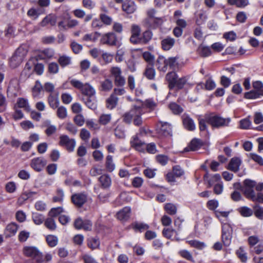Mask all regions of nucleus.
<instances>
[{"mask_svg":"<svg viewBox=\"0 0 263 263\" xmlns=\"http://www.w3.org/2000/svg\"><path fill=\"white\" fill-rule=\"evenodd\" d=\"M57 115L59 118L61 119H65L67 116L66 108L63 106L58 107L57 111Z\"/></svg>","mask_w":263,"mask_h":263,"instance_id":"obj_56","label":"nucleus"},{"mask_svg":"<svg viewBox=\"0 0 263 263\" xmlns=\"http://www.w3.org/2000/svg\"><path fill=\"white\" fill-rule=\"evenodd\" d=\"M169 108L175 115H179L183 112V108L176 103L172 102L168 105Z\"/></svg>","mask_w":263,"mask_h":263,"instance_id":"obj_45","label":"nucleus"},{"mask_svg":"<svg viewBox=\"0 0 263 263\" xmlns=\"http://www.w3.org/2000/svg\"><path fill=\"white\" fill-rule=\"evenodd\" d=\"M20 90V85L18 80L16 79H12L9 84L7 92L11 96L15 97L17 95Z\"/></svg>","mask_w":263,"mask_h":263,"instance_id":"obj_14","label":"nucleus"},{"mask_svg":"<svg viewBox=\"0 0 263 263\" xmlns=\"http://www.w3.org/2000/svg\"><path fill=\"white\" fill-rule=\"evenodd\" d=\"M70 47L73 52L76 54L79 53L83 49L82 45L74 41L71 42Z\"/></svg>","mask_w":263,"mask_h":263,"instance_id":"obj_57","label":"nucleus"},{"mask_svg":"<svg viewBox=\"0 0 263 263\" xmlns=\"http://www.w3.org/2000/svg\"><path fill=\"white\" fill-rule=\"evenodd\" d=\"M23 252L26 256L33 258L37 263L42 262L44 260L42 254L35 247H25Z\"/></svg>","mask_w":263,"mask_h":263,"instance_id":"obj_7","label":"nucleus"},{"mask_svg":"<svg viewBox=\"0 0 263 263\" xmlns=\"http://www.w3.org/2000/svg\"><path fill=\"white\" fill-rule=\"evenodd\" d=\"M187 242L192 247L198 250H202L206 247L204 242L197 240H189Z\"/></svg>","mask_w":263,"mask_h":263,"instance_id":"obj_41","label":"nucleus"},{"mask_svg":"<svg viewBox=\"0 0 263 263\" xmlns=\"http://www.w3.org/2000/svg\"><path fill=\"white\" fill-rule=\"evenodd\" d=\"M27 53V50L23 47H18L10 59V66L13 68L18 66L22 62Z\"/></svg>","mask_w":263,"mask_h":263,"instance_id":"obj_6","label":"nucleus"},{"mask_svg":"<svg viewBox=\"0 0 263 263\" xmlns=\"http://www.w3.org/2000/svg\"><path fill=\"white\" fill-rule=\"evenodd\" d=\"M32 219L36 224H41L44 221V216L41 214L35 213L32 215Z\"/></svg>","mask_w":263,"mask_h":263,"instance_id":"obj_59","label":"nucleus"},{"mask_svg":"<svg viewBox=\"0 0 263 263\" xmlns=\"http://www.w3.org/2000/svg\"><path fill=\"white\" fill-rule=\"evenodd\" d=\"M44 126L46 127L45 133L48 136L54 134L57 132V127L55 125H51L50 121H46Z\"/></svg>","mask_w":263,"mask_h":263,"instance_id":"obj_37","label":"nucleus"},{"mask_svg":"<svg viewBox=\"0 0 263 263\" xmlns=\"http://www.w3.org/2000/svg\"><path fill=\"white\" fill-rule=\"evenodd\" d=\"M197 53L201 57L205 58L211 55L212 51L210 47L200 45L197 50Z\"/></svg>","mask_w":263,"mask_h":263,"instance_id":"obj_27","label":"nucleus"},{"mask_svg":"<svg viewBox=\"0 0 263 263\" xmlns=\"http://www.w3.org/2000/svg\"><path fill=\"white\" fill-rule=\"evenodd\" d=\"M99 18L103 25H110L112 23V18L106 14L101 13L99 15Z\"/></svg>","mask_w":263,"mask_h":263,"instance_id":"obj_51","label":"nucleus"},{"mask_svg":"<svg viewBox=\"0 0 263 263\" xmlns=\"http://www.w3.org/2000/svg\"><path fill=\"white\" fill-rule=\"evenodd\" d=\"M241 160L237 157L233 158L228 165V169L234 172H237L239 169L241 164Z\"/></svg>","mask_w":263,"mask_h":263,"instance_id":"obj_24","label":"nucleus"},{"mask_svg":"<svg viewBox=\"0 0 263 263\" xmlns=\"http://www.w3.org/2000/svg\"><path fill=\"white\" fill-rule=\"evenodd\" d=\"M181 119L184 128L189 131H194L196 129V124L194 120L186 114H184Z\"/></svg>","mask_w":263,"mask_h":263,"instance_id":"obj_15","label":"nucleus"},{"mask_svg":"<svg viewBox=\"0 0 263 263\" xmlns=\"http://www.w3.org/2000/svg\"><path fill=\"white\" fill-rule=\"evenodd\" d=\"M254 89L258 91L260 95L263 96V83L260 81H255L253 83Z\"/></svg>","mask_w":263,"mask_h":263,"instance_id":"obj_64","label":"nucleus"},{"mask_svg":"<svg viewBox=\"0 0 263 263\" xmlns=\"http://www.w3.org/2000/svg\"><path fill=\"white\" fill-rule=\"evenodd\" d=\"M143 179L140 177H135L132 180V184L135 188H140L143 183Z\"/></svg>","mask_w":263,"mask_h":263,"instance_id":"obj_60","label":"nucleus"},{"mask_svg":"<svg viewBox=\"0 0 263 263\" xmlns=\"http://www.w3.org/2000/svg\"><path fill=\"white\" fill-rule=\"evenodd\" d=\"M198 120L200 130L201 132L206 130L207 129V120L206 119V114L204 115V118H199Z\"/></svg>","mask_w":263,"mask_h":263,"instance_id":"obj_58","label":"nucleus"},{"mask_svg":"<svg viewBox=\"0 0 263 263\" xmlns=\"http://www.w3.org/2000/svg\"><path fill=\"white\" fill-rule=\"evenodd\" d=\"M82 101L91 109L95 110L97 107L96 95L86 97H82Z\"/></svg>","mask_w":263,"mask_h":263,"instance_id":"obj_17","label":"nucleus"},{"mask_svg":"<svg viewBox=\"0 0 263 263\" xmlns=\"http://www.w3.org/2000/svg\"><path fill=\"white\" fill-rule=\"evenodd\" d=\"M138 106H134L131 109L123 116V121L124 123L129 124L132 123L133 118L135 115L136 109Z\"/></svg>","mask_w":263,"mask_h":263,"instance_id":"obj_23","label":"nucleus"},{"mask_svg":"<svg viewBox=\"0 0 263 263\" xmlns=\"http://www.w3.org/2000/svg\"><path fill=\"white\" fill-rule=\"evenodd\" d=\"M254 215L258 219L263 220V207L256 205L254 208Z\"/></svg>","mask_w":263,"mask_h":263,"instance_id":"obj_61","label":"nucleus"},{"mask_svg":"<svg viewBox=\"0 0 263 263\" xmlns=\"http://www.w3.org/2000/svg\"><path fill=\"white\" fill-rule=\"evenodd\" d=\"M63 212L64 211L62 207L53 208L49 212L48 216L53 218V217H57Z\"/></svg>","mask_w":263,"mask_h":263,"instance_id":"obj_55","label":"nucleus"},{"mask_svg":"<svg viewBox=\"0 0 263 263\" xmlns=\"http://www.w3.org/2000/svg\"><path fill=\"white\" fill-rule=\"evenodd\" d=\"M230 5H235L238 8H245L249 4V0H227Z\"/></svg>","mask_w":263,"mask_h":263,"instance_id":"obj_33","label":"nucleus"},{"mask_svg":"<svg viewBox=\"0 0 263 263\" xmlns=\"http://www.w3.org/2000/svg\"><path fill=\"white\" fill-rule=\"evenodd\" d=\"M144 74L148 80H154L156 74L155 70L152 66H147L144 72Z\"/></svg>","mask_w":263,"mask_h":263,"instance_id":"obj_43","label":"nucleus"},{"mask_svg":"<svg viewBox=\"0 0 263 263\" xmlns=\"http://www.w3.org/2000/svg\"><path fill=\"white\" fill-rule=\"evenodd\" d=\"M157 126L158 133L160 135L165 137L172 136V126L170 123L160 121Z\"/></svg>","mask_w":263,"mask_h":263,"instance_id":"obj_9","label":"nucleus"},{"mask_svg":"<svg viewBox=\"0 0 263 263\" xmlns=\"http://www.w3.org/2000/svg\"><path fill=\"white\" fill-rule=\"evenodd\" d=\"M64 192L63 190L58 189L57 190V195L53 197L52 200L53 202H61L63 200Z\"/></svg>","mask_w":263,"mask_h":263,"instance_id":"obj_62","label":"nucleus"},{"mask_svg":"<svg viewBox=\"0 0 263 263\" xmlns=\"http://www.w3.org/2000/svg\"><path fill=\"white\" fill-rule=\"evenodd\" d=\"M37 193L36 192L28 191L23 193L20 197L18 199L19 201H25L28 199L32 198L34 195H36Z\"/></svg>","mask_w":263,"mask_h":263,"instance_id":"obj_46","label":"nucleus"},{"mask_svg":"<svg viewBox=\"0 0 263 263\" xmlns=\"http://www.w3.org/2000/svg\"><path fill=\"white\" fill-rule=\"evenodd\" d=\"M178 254L182 258L191 262H194L192 253L187 250H181L178 252Z\"/></svg>","mask_w":263,"mask_h":263,"instance_id":"obj_40","label":"nucleus"},{"mask_svg":"<svg viewBox=\"0 0 263 263\" xmlns=\"http://www.w3.org/2000/svg\"><path fill=\"white\" fill-rule=\"evenodd\" d=\"M142 106L143 105L142 104L141 106H137L135 115L133 118L134 124L136 126H140L142 123V120L141 117V115L144 113Z\"/></svg>","mask_w":263,"mask_h":263,"instance_id":"obj_19","label":"nucleus"},{"mask_svg":"<svg viewBox=\"0 0 263 263\" xmlns=\"http://www.w3.org/2000/svg\"><path fill=\"white\" fill-rule=\"evenodd\" d=\"M118 98L114 95H111L106 101V107L109 109H112L117 105Z\"/></svg>","mask_w":263,"mask_h":263,"instance_id":"obj_30","label":"nucleus"},{"mask_svg":"<svg viewBox=\"0 0 263 263\" xmlns=\"http://www.w3.org/2000/svg\"><path fill=\"white\" fill-rule=\"evenodd\" d=\"M165 79L168 83V87L170 89L174 87L178 89H182L187 81L186 77L178 78L177 74L174 71L167 73Z\"/></svg>","mask_w":263,"mask_h":263,"instance_id":"obj_3","label":"nucleus"},{"mask_svg":"<svg viewBox=\"0 0 263 263\" xmlns=\"http://www.w3.org/2000/svg\"><path fill=\"white\" fill-rule=\"evenodd\" d=\"M87 246L88 247L94 250L99 248L100 246V240L97 237H91L87 239Z\"/></svg>","mask_w":263,"mask_h":263,"instance_id":"obj_36","label":"nucleus"},{"mask_svg":"<svg viewBox=\"0 0 263 263\" xmlns=\"http://www.w3.org/2000/svg\"><path fill=\"white\" fill-rule=\"evenodd\" d=\"M122 10L127 14H132L137 9V6L135 2L130 0L125 1L122 4Z\"/></svg>","mask_w":263,"mask_h":263,"instance_id":"obj_16","label":"nucleus"},{"mask_svg":"<svg viewBox=\"0 0 263 263\" xmlns=\"http://www.w3.org/2000/svg\"><path fill=\"white\" fill-rule=\"evenodd\" d=\"M101 35V33L98 32H95L94 33H87L84 35L82 41L84 42L90 41L95 42Z\"/></svg>","mask_w":263,"mask_h":263,"instance_id":"obj_34","label":"nucleus"},{"mask_svg":"<svg viewBox=\"0 0 263 263\" xmlns=\"http://www.w3.org/2000/svg\"><path fill=\"white\" fill-rule=\"evenodd\" d=\"M175 40L170 36H167L161 41L162 48L164 50H169L175 44Z\"/></svg>","mask_w":263,"mask_h":263,"instance_id":"obj_25","label":"nucleus"},{"mask_svg":"<svg viewBox=\"0 0 263 263\" xmlns=\"http://www.w3.org/2000/svg\"><path fill=\"white\" fill-rule=\"evenodd\" d=\"M130 208L128 206L124 207L117 213V218L120 220H127L130 216Z\"/></svg>","mask_w":263,"mask_h":263,"instance_id":"obj_22","label":"nucleus"},{"mask_svg":"<svg viewBox=\"0 0 263 263\" xmlns=\"http://www.w3.org/2000/svg\"><path fill=\"white\" fill-rule=\"evenodd\" d=\"M56 23V20L54 16L49 15L46 16L41 22V25L43 27L46 26L48 24L51 26H54Z\"/></svg>","mask_w":263,"mask_h":263,"instance_id":"obj_39","label":"nucleus"},{"mask_svg":"<svg viewBox=\"0 0 263 263\" xmlns=\"http://www.w3.org/2000/svg\"><path fill=\"white\" fill-rule=\"evenodd\" d=\"M44 224L47 229L51 231L55 230L57 228L55 222L51 217L47 218L45 220Z\"/></svg>","mask_w":263,"mask_h":263,"instance_id":"obj_47","label":"nucleus"},{"mask_svg":"<svg viewBox=\"0 0 263 263\" xmlns=\"http://www.w3.org/2000/svg\"><path fill=\"white\" fill-rule=\"evenodd\" d=\"M241 192H243L245 197L250 200H252V199L254 198V196L255 195V193L253 189L251 187L250 188L243 186Z\"/></svg>","mask_w":263,"mask_h":263,"instance_id":"obj_44","label":"nucleus"},{"mask_svg":"<svg viewBox=\"0 0 263 263\" xmlns=\"http://www.w3.org/2000/svg\"><path fill=\"white\" fill-rule=\"evenodd\" d=\"M58 62L60 65L64 67L70 64L71 58L68 56L62 55L59 57Z\"/></svg>","mask_w":263,"mask_h":263,"instance_id":"obj_49","label":"nucleus"},{"mask_svg":"<svg viewBox=\"0 0 263 263\" xmlns=\"http://www.w3.org/2000/svg\"><path fill=\"white\" fill-rule=\"evenodd\" d=\"M157 11L150 8L146 11V17L142 21V25L148 29L155 30L160 27L163 20L162 17H156Z\"/></svg>","mask_w":263,"mask_h":263,"instance_id":"obj_1","label":"nucleus"},{"mask_svg":"<svg viewBox=\"0 0 263 263\" xmlns=\"http://www.w3.org/2000/svg\"><path fill=\"white\" fill-rule=\"evenodd\" d=\"M46 241L50 247H53L57 245L58 239L54 235H49L46 237Z\"/></svg>","mask_w":263,"mask_h":263,"instance_id":"obj_53","label":"nucleus"},{"mask_svg":"<svg viewBox=\"0 0 263 263\" xmlns=\"http://www.w3.org/2000/svg\"><path fill=\"white\" fill-rule=\"evenodd\" d=\"M48 102L49 106L53 109L57 108L59 105V100L58 95H53L50 94L48 98Z\"/></svg>","mask_w":263,"mask_h":263,"instance_id":"obj_32","label":"nucleus"},{"mask_svg":"<svg viewBox=\"0 0 263 263\" xmlns=\"http://www.w3.org/2000/svg\"><path fill=\"white\" fill-rule=\"evenodd\" d=\"M156 66L159 71L165 72L167 69L166 59L163 56H159L156 61Z\"/></svg>","mask_w":263,"mask_h":263,"instance_id":"obj_20","label":"nucleus"},{"mask_svg":"<svg viewBox=\"0 0 263 263\" xmlns=\"http://www.w3.org/2000/svg\"><path fill=\"white\" fill-rule=\"evenodd\" d=\"M201 145L202 143L200 140L194 139L191 141L189 147L192 151H196L198 149Z\"/></svg>","mask_w":263,"mask_h":263,"instance_id":"obj_54","label":"nucleus"},{"mask_svg":"<svg viewBox=\"0 0 263 263\" xmlns=\"http://www.w3.org/2000/svg\"><path fill=\"white\" fill-rule=\"evenodd\" d=\"M101 42L103 44H106L109 46H116L117 43L116 35L113 32H108L104 34L101 39Z\"/></svg>","mask_w":263,"mask_h":263,"instance_id":"obj_12","label":"nucleus"},{"mask_svg":"<svg viewBox=\"0 0 263 263\" xmlns=\"http://www.w3.org/2000/svg\"><path fill=\"white\" fill-rule=\"evenodd\" d=\"M18 226L15 222L7 225L5 229V233L8 237L14 236L17 231Z\"/></svg>","mask_w":263,"mask_h":263,"instance_id":"obj_26","label":"nucleus"},{"mask_svg":"<svg viewBox=\"0 0 263 263\" xmlns=\"http://www.w3.org/2000/svg\"><path fill=\"white\" fill-rule=\"evenodd\" d=\"M99 181L104 188H107L111 185V180L108 175H103L99 178Z\"/></svg>","mask_w":263,"mask_h":263,"instance_id":"obj_35","label":"nucleus"},{"mask_svg":"<svg viewBox=\"0 0 263 263\" xmlns=\"http://www.w3.org/2000/svg\"><path fill=\"white\" fill-rule=\"evenodd\" d=\"M165 210L170 215H174L177 212V208L176 206L172 203H167L165 205Z\"/></svg>","mask_w":263,"mask_h":263,"instance_id":"obj_63","label":"nucleus"},{"mask_svg":"<svg viewBox=\"0 0 263 263\" xmlns=\"http://www.w3.org/2000/svg\"><path fill=\"white\" fill-rule=\"evenodd\" d=\"M236 254L237 257L242 262H246L248 260L247 253L244 247H240L236 251Z\"/></svg>","mask_w":263,"mask_h":263,"instance_id":"obj_31","label":"nucleus"},{"mask_svg":"<svg viewBox=\"0 0 263 263\" xmlns=\"http://www.w3.org/2000/svg\"><path fill=\"white\" fill-rule=\"evenodd\" d=\"M232 238V233H222L221 239L223 245L226 246H229Z\"/></svg>","mask_w":263,"mask_h":263,"instance_id":"obj_50","label":"nucleus"},{"mask_svg":"<svg viewBox=\"0 0 263 263\" xmlns=\"http://www.w3.org/2000/svg\"><path fill=\"white\" fill-rule=\"evenodd\" d=\"M132 228L135 232H142L149 229L148 224L142 222H136L132 224Z\"/></svg>","mask_w":263,"mask_h":263,"instance_id":"obj_28","label":"nucleus"},{"mask_svg":"<svg viewBox=\"0 0 263 263\" xmlns=\"http://www.w3.org/2000/svg\"><path fill=\"white\" fill-rule=\"evenodd\" d=\"M111 119V114H102L100 116L99 122L102 125H106Z\"/></svg>","mask_w":263,"mask_h":263,"instance_id":"obj_52","label":"nucleus"},{"mask_svg":"<svg viewBox=\"0 0 263 263\" xmlns=\"http://www.w3.org/2000/svg\"><path fill=\"white\" fill-rule=\"evenodd\" d=\"M105 167L107 171L112 172L115 168V164L113 162V158L111 155L106 156L105 160Z\"/></svg>","mask_w":263,"mask_h":263,"instance_id":"obj_38","label":"nucleus"},{"mask_svg":"<svg viewBox=\"0 0 263 263\" xmlns=\"http://www.w3.org/2000/svg\"><path fill=\"white\" fill-rule=\"evenodd\" d=\"M204 179L208 183V187H211L215 184L220 182L221 176L219 174H216L209 177V174L206 173L204 175Z\"/></svg>","mask_w":263,"mask_h":263,"instance_id":"obj_18","label":"nucleus"},{"mask_svg":"<svg viewBox=\"0 0 263 263\" xmlns=\"http://www.w3.org/2000/svg\"><path fill=\"white\" fill-rule=\"evenodd\" d=\"M59 144L71 153L74 151L76 142L74 139L70 138L67 135H63L60 137Z\"/></svg>","mask_w":263,"mask_h":263,"instance_id":"obj_8","label":"nucleus"},{"mask_svg":"<svg viewBox=\"0 0 263 263\" xmlns=\"http://www.w3.org/2000/svg\"><path fill=\"white\" fill-rule=\"evenodd\" d=\"M16 105L18 107L23 108L26 111L31 110L30 106L27 99L24 98H19L17 100Z\"/></svg>","mask_w":263,"mask_h":263,"instance_id":"obj_29","label":"nucleus"},{"mask_svg":"<svg viewBox=\"0 0 263 263\" xmlns=\"http://www.w3.org/2000/svg\"><path fill=\"white\" fill-rule=\"evenodd\" d=\"M238 211L241 216L243 217H249L252 215L253 211L247 206H242L238 209Z\"/></svg>","mask_w":263,"mask_h":263,"instance_id":"obj_48","label":"nucleus"},{"mask_svg":"<svg viewBox=\"0 0 263 263\" xmlns=\"http://www.w3.org/2000/svg\"><path fill=\"white\" fill-rule=\"evenodd\" d=\"M87 195L85 193H78L71 197L72 203L77 208H81L87 202Z\"/></svg>","mask_w":263,"mask_h":263,"instance_id":"obj_10","label":"nucleus"},{"mask_svg":"<svg viewBox=\"0 0 263 263\" xmlns=\"http://www.w3.org/2000/svg\"><path fill=\"white\" fill-rule=\"evenodd\" d=\"M130 143L132 147L140 152H144L145 150V143L140 140L137 135L132 137Z\"/></svg>","mask_w":263,"mask_h":263,"instance_id":"obj_13","label":"nucleus"},{"mask_svg":"<svg viewBox=\"0 0 263 263\" xmlns=\"http://www.w3.org/2000/svg\"><path fill=\"white\" fill-rule=\"evenodd\" d=\"M206 119L207 120V123L214 128H219L228 126L231 122V118H224L214 113L206 114Z\"/></svg>","mask_w":263,"mask_h":263,"instance_id":"obj_2","label":"nucleus"},{"mask_svg":"<svg viewBox=\"0 0 263 263\" xmlns=\"http://www.w3.org/2000/svg\"><path fill=\"white\" fill-rule=\"evenodd\" d=\"M110 77L114 79L115 85L123 87L125 84V79L122 75L121 68L118 66H112L109 69Z\"/></svg>","mask_w":263,"mask_h":263,"instance_id":"obj_5","label":"nucleus"},{"mask_svg":"<svg viewBox=\"0 0 263 263\" xmlns=\"http://www.w3.org/2000/svg\"><path fill=\"white\" fill-rule=\"evenodd\" d=\"M47 164V161L42 157L32 159L30 162V166L36 172L42 171Z\"/></svg>","mask_w":263,"mask_h":263,"instance_id":"obj_11","label":"nucleus"},{"mask_svg":"<svg viewBox=\"0 0 263 263\" xmlns=\"http://www.w3.org/2000/svg\"><path fill=\"white\" fill-rule=\"evenodd\" d=\"M112 81L108 79L101 82V90L103 91H108L112 89Z\"/></svg>","mask_w":263,"mask_h":263,"instance_id":"obj_42","label":"nucleus"},{"mask_svg":"<svg viewBox=\"0 0 263 263\" xmlns=\"http://www.w3.org/2000/svg\"><path fill=\"white\" fill-rule=\"evenodd\" d=\"M153 36V33L151 30L147 29L144 31L142 33L141 35H140L141 45H144L148 44L152 40Z\"/></svg>","mask_w":263,"mask_h":263,"instance_id":"obj_21","label":"nucleus"},{"mask_svg":"<svg viewBox=\"0 0 263 263\" xmlns=\"http://www.w3.org/2000/svg\"><path fill=\"white\" fill-rule=\"evenodd\" d=\"M70 83L73 87L81 91V93L83 95V97H86L96 95V91L95 89L89 83L83 84L81 81L76 79H72L70 80Z\"/></svg>","mask_w":263,"mask_h":263,"instance_id":"obj_4","label":"nucleus"}]
</instances>
